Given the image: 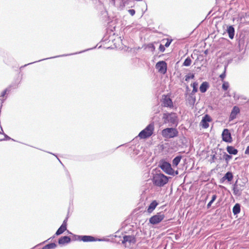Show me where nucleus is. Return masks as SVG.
Here are the masks:
<instances>
[{
    "label": "nucleus",
    "instance_id": "nucleus-32",
    "mask_svg": "<svg viewBox=\"0 0 249 249\" xmlns=\"http://www.w3.org/2000/svg\"><path fill=\"white\" fill-rule=\"evenodd\" d=\"M223 158L225 159L226 162L228 163L229 161L231 159L232 156H231L230 155L227 154L226 152H224L223 155Z\"/></svg>",
    "mask_w": 249,
    "mask_h": 249
},
{
    "label": "nucleus",
    "instance_id": "nucleus-2",
    "mask_svg": "<svg viewBox=\"0 0 249 249\" xmlns=\"http://www.w3.org/2000/svg\"><path fill=\"white\" fill-rule=\"evenodd\" d=\"M170 178L162 173H156L153 175L152 181L155 186L162 187L168 183Z\"/></svg>",
    "mask_w": 249,
    "mask_h": 249
},
{
    "label": "nucleus",
    "instance_id": "nucleus-45",
    "mask_svg": "<svg viewBox=\"0 0 249 249\" xmlns=\"http://www.w3.org/2000/svg\"><path fill=\"white\" fill-rule=\"evenodd\" d=\"M178 171H174V175H172V176H174L175 175H178Z\"/></svg>",
    "mask_w": 249,
    "mask_h": 249
},
{
    "label": "nucleus",
    "instance_id": "nucleus-3",
    "mask_svg": "<svg viewBox=\"0 0 249 249\" xmlns=\"http://www.w3.org/2000/svg\"><path fill=\"white\" fill-rule=\"evenodd\" d=\"M246 181L241 179H237L232 185L233 194L235 196H240L242 195L243 191L246 186Z\"/></svg>",
    "mask_w": 249,
    "mask_h": 249
},
{
    "label": "nucleus",
    "instance_id": "nucleus-27",
    "mask_svg": "<svg viewBox=\"0 0 249 249\" xmlns=\"http://www.w3.org/2000/svg\"><path fill=\"white\" fill-rule=\"evenodd\" d=\"M57 245L54 243H49L44 246L41 249H54Z\"/></svg>",
    "mask_w": 249,
    "mask_h": 249
},
{
    "label": "nucleus",
    "instance_id": "nucleus-15",
    "mask_svg": "<svg viewBox=\"0 0 249 249\" xmlns=\"http://www.w3.org/2000/svg\"><path fill=\"white\" fill-rule=\"evenodd\" d=\"M240 112L239 108L238 107L234 106L232 109L231 114L230 115V120H232L234 119L237 114Z\"/></svg>",
    "mask_w": 249,
    "mask_h": 249
},
{
    "label": "nucleus",
    "instance_id": "nucleus-23",
    "mask_svg": "<svg viewBox=\"0 0 249 249\" xmlns=\"http://www.w3.org/2000/svg\"><path fill=\"white\" fill-rule=\"evenodd\" d=\"M182 159V156L180 155H178L176 156L172 161V164L173 166H177L179 163L180 162L181 159Z\"/></svg>",
    "mask_w": 249,
    "mask_h": 249
},
{
    "label": "nucleus",
    "instance_id": "nucleus-20",
    "mask_svg": "<svg viewBox=\"0 0 249 249\" xmlns=\"http://www.w3.org/2000/svg\"><path fill=\"white\" fill-rule=\"evenodd\" d=\"M158 203L156 200H153L149 205L147 209V212L149 213H152L153 210L156 208Z\"/></svg>",
    "mask_w": 249,
    "mask_h": 249
},
{
    "label": "nucleus",
    "instance_id": "nucleus-13",
    "mask_svg": "<svg viewBox=\"0 0 249 249\" xmlns=\"http://www.w3.org/2000/svg\"><path fill=\"white\" fill-rule=\"evenodd\" d=\"M212 119L208 114H206L203 117L200 123V125L203 128H207L209 126V122H211Z\"/></svg>",
    "mask_w": 249,
    "mask_h": 249
},
{
    "label": "nucleus",
    "instance_id": "nucleus-48",
    "mask_svg": "<svg viewBox=\"0 0 249 249\" xmlns=\"http://www.w3.org/2000/svg\"><path fill=\"white\" fill-rule=\"evenodd\" d=\"M112 1H113V2L114 3L115 2V0H111Z\"/></svg>",
    "mask_w": 249,
    "mask_h": 249
},
{
    "label": "nucleus",
    "instance_id": "nucleus-7",
    "mask_svg": "<svg viewBox=\"0 0 249 249\" xmlns=\"http://www.w3.org/2000/svg\"><path fill=\"white\" fill-rule=\"evenodd\" d=\"M165 215L162 212L158 213L149 219V223L152 225H156L160 223L164 218Z\"/></svg>",
    "mask_w": 249,
    "mask_h": 249
},
{
    "label": "nucleus",
    "instance_id": "nucleus-12",
    "mask_svg": "<svg viewBox=\"0 0 249 249\" xmlns=\"http://www.w3.org/2000/svg\"><path fill=\"white\" fill-rule=\"evenodd\" d=\"M161 106L170 109L173 108L174 105L172 99L167 96H164L161 101Z\"/></svg>",
    "mask_w": 249,
    "mask_h": 249
},
{
    "label": "nucleus",
    "instance_id": "nucleus-49",
    "mask_svg": "<svg viewBox=\"0 0 249 249\" xmlns=\"http://www.w3.org/2000/svg\"><path fill=\"white\" fill-rule=\"evenodd\" d=\"M122 145H120L119 146V147H120V146H122ZM118 147H119V146H118Z\"/></svg>",
    "mask_w": 249,
    "mask_h": 249
},
{
    "label": "nucleus",
    "instance_id": "nucleus-21",
    "mask_svg": "<svg viewBox=\"0 0 249 249\" xmlns=\"http://www.w3.org/2000/svg\"><path fill=\"white\" fill-rule=\"evenodd\" d=\"M187 100L190 105L193 106L196 102V96L194 94L190 93L187 98Z\"/></svg>",
    "mask_w": 249,
    "mask_h": 249
},
{
    "label": "nucleus",
    "instance_id": "nucleus-17",
    "mask_svg": "<svg viewBox=\"0 0 249 249\" xmlns=\"http://www.w3.org/2000/svg\"><path fill=\"white\" fill-rule=\"evenodd\" d=\"M227 32L228 34L229 37L231 39H233L234 36L235 30L233 26L230 25L228 26Z\"/></svg>",
    "mask_w": 249,
    "mask_h": 249
},
{
    "label": "nucleus",
    "instance_id": "nucleus-26",
    "mask_svg": "<svg viewBox=\"0 0 249 249\" xmlns=\"http://www.w3.org/2000/svg\"><path fill=\"white\" fill-rule=\"evenodd\" d=\"M67 230V227L61 225L60 227L56 231L55 235H59L63 233Z\"/></svg>",
    "mask_w": 249,
    "mask_h": 249
},
{
    "label": "nucleus",
    "instance_id": "nucleus-36",
    "mask_svg": "<svg viewBox=\"0 0 249 249\" xmlns=\"http://www.w3.org/2000/svg\"><path fill=\"white\" fill-rule=\"evenodd\" d=\"M165 46L164 45H163L162 44H160V46H159V50L161 52H164L165 51Z\"/></svg>",
    "mask_w": 249,
    "mask_h": 249
},
{
    "label": "nucleus",
    "instance_id": "nucleus-19",
    "mask_svg": "<svg viewBox=\"0 0 249 249\" xmlns=\"http://www.w3.org/2000/svg\"><path fill=\"white\" fill-rule=\"evenodd\" d=\"M226 150L230 155H235L238 153V150L232 146H227L226 147Z\"/></svg>",
    "mask_w": 249,
    "mask_h": 249
},
{
    "label": "nucleus",
    "instance_id": "nucleus-6",
    "mask_svg": "<svg viewBox=\"0 0 249 249\" xmlns=\"http://www.w3.org/2000/svg\"><path fill=\"white\" fill-rule=\"evenodd\" d=\"M154 125L153 123L149 124L139 134V137L142 139H146L150 137L153 133Z\"/></svg>",
    "mask_w": 249,
    "mask_h": 249
},
{
    "label": "nucleus",
    "instance_id": "nucleus-46",
    "mask_svg": "<svg viewBox=\"0 0 249 249\" xmlns=\"http://www.w3.org/2000/svg\"><path fill=\"white\" fill-rule=\"evenodd\" d=\"M54 237H55V236H54H54H53V237H51L50 239H51V238L53 239V238H54Z\"/></svg>",
    "mask_w": 249,
    "mask_h": 249
},
{
    "label": "nucleus",
    "instance_id": "nucleus-9",
    "mask_svg": "<svg viewBox=\"0 0 249 249\" xmlns=\"http://www.w3.org/2000/svg\"><path fill=\"white\" fill-rule=\"evenodd\" d=\"M156 69L161 74H164L167 72V65L164 61H160L157 63L155 66Z\"/></svg>",
    "mask_w": 249,
    "mask_h": 249
},
{
    "label": "nucleus",
    "instance_id": "nucleus-28",
    "mask_svg": "<svg viewBox=\"0 0 249 249\" xmlns=\"http://www.w3.org/2000/svg\"><path fill=\"white\" fill-rule=\"evenodd\" d=\"M191 86L193 88V90L191 93L192 94H194L196 92L198 91V83L196 82H195L191 84Z\"/></svg>",
    "mask_w": 249,
    "mask_h": 249
},
{
    "label": "nucleus",
    "instance_id": "nucleus-34",
    "mask_svg": "<svg viewBox=\"0 0 249 249\" xmlns=\"http://www.w3.org/2000/svg\"><path fill=\"white\" fill-rule=\"evenodd\" d=\"M195 77L194 74H192L190 75H186L185 76V81H188L190 79H194Z\"/></svg>",
    "mask_w": 249,
    "mask_h": 249
},
{
    "label": "nucleus",
    "instance_id": "nucleus-37",
    "mask_svg": "<svg viewBox=\"0 0 249 249\" xmlns=\"http://www.w3.org/2000/svg\"><path fill=\"white\" fill-rule=\"evenodd\" d=\"M148 48L151 49L152 52H153L155 50V47L153 44H150L148 45Z\"/></svg>",
    "mask_w": 249,
    "mask_h": 249
},
{
    "label": "nucleus",
    "instance_id": "nucleus-41",
    "mask_svg": "<svg viewBox=\"0 0 249 249\" xmlns=\"http://www.w3.org/2000/svg\"><path fill=\"white\" fill-rule=\"evenodd\" d=\"M5 136V140H13V139H11L10 137H9L8 136H7L6 134H4L3 133Z\"/></svg>",
    "mask_w": 249,
    "mask_h": 249
},
{
    "label": "nucleus",
    "instance_id": "nucleus-44",
    "mask_svg": "<svg viewBox=\"0 0 249 249\" xmlns=\"http://www.w3.org/2000/svg\"><path fill=\"white\" fill-rule=\"evenodd\" d=\"M226 179L224 178V177L223 176L221 179H220V182L223 183Z\"/></svg>",
    "mask_w": 249,
    "mask_h": 249
},
{
    "label": "nucleus",
    "instance_id": "nucleus-8",
    "mask_svg": "<svg viewBox=\"0 0 249 249\" xmlns=\"http://www.w3.org/2000/svg\"><path fill=\"white\" fill-rule=\"evenodd\" d=\"M136 242V238L133 235H124L123 236V240L122 241L123 244L124 245L125 247H128L131 245L135 244Z\"/></svg>",
    "mask_w": 249,
    "mask_h": 249
},
{
    "label": "nucleus",
    "instance_id": "nucleus-40",
    "mask_svg": "<svg viewBox=\"0 0 249 249\" xmlns=\"http://www.w3.org/2000/svg\"><path fill=\"white\" fill-rule=\"evenodd\" d=\"M128 11L129 13L132 16H134L135 14V10L134 9H129Z\"/></svg>",
    "mask_w": 249,
    "mask_h": 249
},
{
    "label": "nucleus",
    "instance_id": "nucleus-47",
    "mask_svg": "<svg viewBox=\"0 0 249 249\" xmlns=\"http://www.w3.org/2000/svg\"><path fill=\"white\" fill-rule=\"evenodd\" d=\"M177 236H178L177 235H176V239H178V237Z\"/></svg>",
    "mask_w": 249,
    "mask_h": 249
},
{
    "label": "nucleus",
    "instance_id": "nucleus-35",
    "mask_svg": "<svg viewBox=\"0 0 249 249\" xmlns=\"http://www.w3.org/2000/svg\"><path fill=\"white\" fill-rule=\"evenodd\" d=\"M172 41V39L167 38V41L165 43V44H164V46L165 47H168L170 45Z\"/></svg>",
    "mask_w": 249,
    "mask_h": 249
},
{
    "label": "nucleus",
    "instance_id": "nucleus-11",
    "mask_svg": "<svg viewBox=\"0 0 249 249\" xmlns=\"http://www.w3.org/2000/svg\"><path fill=\"white\" fill-rule=\"evenodd\" d=\"M96 48V46L92 48H90V49H88L85 51H81L79 53H71V54H62V55H57V56H53V57H49V58H44V59H41V60H39L38 61H35V62H31V63H29L27 64H25L24 65V66H21L20 67V69H21L22 68H23V67H25L28 65H31L32 64H33V63H36V62H40V61H43V60H46V59H53V58H56V57H63V56H68V55H71V54H77V53H82L83 52H84L85 51H89V50H90L91 49H94Z\"/></svg>",
    "mask_w": 249,
    "mask_h": 249
},
{
    "label": "nucleus",
    "instance_id": "nucleus-33",
    "mask_svg": "<svg viewBox=\"0 0 249 249\" xmlns=\"http://www.w3.org/2000/svg\"><path fill=\"white\" fill-rule=\"evenodd\" d=\"M229 87V84L228 82L223 81V83L222 84V89L224 90H227Z\"/></svg>",
    "mask_w": 249,
    "mask_h": 249
},
{
    "label": "nucleus",
    "instance_id": "nucleus-50",
    "mask_svg": "<svg viewBox=\"0 0 249 249\" xmlns=\"http://www.w3.org/2000/svg\"><path fill=\"white\" fill-rule=\"evenodd\" d=\"M0 134H1V132H0Z\"/></svg>",
    "mask_w": 249,
    "mask_h": 249
},
{
    "label": "nucleus",
    "instance_id": "nucleus-24",
    "mask_svg": "<svg viewBox=\"0 0 249 249\" xmlns=\"http://www.w3.org/2000/svg\"><path fill=\"white\" fill-rule=\"evenodd\" d=\"M17 88V87H8V88H6L5 90H4L2 92V93H1V95H0V101H2V102H3V101L4 100V99H2V98H3V97L5 96V95L6 94V93H7V91H8V92H9V91H10V90H11V89L12 88H13V89H16V88Z\"/></svg>",
    "mask_w": 249,
    "mask_h": 249
},
{
    "label": "nucleus",
    "instance_id": "nucleus-1",
    "mask_svg": "<svg viewBox=\"0 0 249 249\" xmlns=\"http://www.w3.org/2000/svg\"><path fill=\"white\" fill-rule=\"evenodd\" d=\"M162 120L164 124H168L170 127H177L178 124V115L175 112H165L163 113Z\"/></svg>",
    "mask_w": 249,
    "mask_h": 249
},
{
    "label": "nucleus",
    "instance_id": "nucleus-38",
    "mask_svg": "<svg viewBox=\"0 0 249 249\" xmlns=\"http://www.w3.org/2000/svg\"><path fill=\"white\" fill-rule=\"evenodd\" d=\"M68 219V217H66V218L63 221L62 224L61 225L62 226L67 227V223Z\"/></svg>",
    "mask_w": 249,
    "mask_h": 249
},
{
    "label": "nucleus",
    "instance_id": "nucleus-22",
    "mask_svg": "<svg viewBox=\"0 0 249 249\" xmlns=\"http://www.w3.org/2000/svg\"><path fill=\"white\" fill-rule=\"evenodd\" d=\"M241 205L239 203L234 205L232 208V212L234 215L238 214L240 212Z\"/></svg>",
    "mask_w": 249,
    "mask_h": 249
},
{
    "label": "nucleus",
    "instance_id": "nucleus-5",
    "mask_svg": "<svg viewBox=\"0 0 249 249\" xmlns=\"http://www.w3.org/2000/svg\"><path fill=\"white\" fill-rule=\"evenodd\" d=\"M161 134L163 138L171 139L178 136V132L176 128L170 127L163 129Z\"/></svg>",
    "mask_w": 249,
    "mask_h": 249
},
{
    "label": "nucleus",
    "instance_id": "nucleus-30",
    "mask_svg": "<svg viewBox=\"0 0 249 249\" xmlns=\"http://www.w3.org/2000/svg\"><path fill=\"white\" fill-rule=\"evenodd\" d=\"M191 62L192 60L191 58L189 57H188L185 59L183 63V65L184 66L188 67L190 66Z\"/></svg>",
    "mask_w": 249,
    "mask_h": 249
},
{
    "label": "nucleus",
    "instance_id": "nucleus-31",
    "mask_svg": "<svg viewBox=\"0 0 249 249\" xmlns=\"http://www.w3.org/2000/svg\"><path fill=\"white\" fill-rule=\"evenodd\" d=\"M227 67H228V64L225 65L224 71L219 76V77L222 81H223L224 78L226 77V70H227Z\"/></svg>",
    "mask_w": 249,
    "mask_h": 249
},
{
    "label": "nucleus",
    "instance_id": "nucleus-25",
    "mask_svg": "<svg viewBox=\"0 0 249 249\" xmlns=\"http://www.w3.org/2000/svg\"><path fill=\"white\" fill-rule=\"evenodd\" d=\"M224 177V178L227 180L228 182L231 181L233 178V174L231 172H227Z\"/></svg>",
    "mask_w": 249,
    "mask_h": 249
},
{
    "label": "nucleus",
    "instance_id": "nucleus-10",
    "mask_svg": "<svg viewBox=\"0 0 249 249\" xmlns=\"http://www.w3.org/2000/svg\"><path fill=\"white\" fill-rule=\"evenodd\" d=\"M222 140L226 142L230 143L232 141L231 133L227 128H225L222 133Z\"/></svg>",
    "mask_w": 249,
    "mask_h": 249
},
{
    "label": "nucleus",
    "instance_id": "nucleus-42",
    "mask_svg": "<svg viewBox=\"0 0 249 249\" xmlns=\"http://www.w3.org/2000/svg\"><path fill=\"white\" fill-rule=\"evenodd\" d=\"M245 154L247 155H249V146H248L246 148V149L245 152Z\"/></svg>",
    "mask_w": 249,
    "mask_h": 249
},
{
    "label": "nucleus",
    "instance_id": "nucleus-43",
    "mask_svg": "<svg viewBox=\"0 0 249 249\" xmlns=\"http://www.w3.org/2000/svg\"><path fill=\"white\" fill-rule=\"evenodd\" d=\"M211 156H212V157H211L212 160L213 161V162L214 160L216 159L215 154H213V155H212Z\"/></svg>",
    "mask_w": 249,
    "mask_h": 249
},
{
    "label": "nucleus",
    "instance_id": "nucleus-29",
    "mask_svg": "<svg viewBox=\"0 0 249 249\" xmlns=\"http://www.w3.org/2000/svg\"><path fill=\"white\" fill-rule=\"evenodd\" d=\"M217 196L216 195H213L211 201L208 203L207 205V209H209L211 207L212 204L215 200Z\"/></svg>",
    "mask_w": 249,
    "mask_h": 249
},
{
    "label": "nucleus",
    "instance_id": "nucleus-4",
    "mask_svg": "<svg viewBox=\"0 0 249 249\" xmlns=\"http://www.w3.org/2000/svg\"><path fill=\"white\" fill-rule=\"evenodd\" d=\"M158 167L167 175H172L174 174V170L172 168L171 164L164 160H160Z\"/></svg>",
    "mask_w": 249,
    "mask_h": 249
},
{
    "label": "nucleus",
    "instance_id": "nucleus-39",
    "mask_svg": "<svg viewBox=\"0 0 249 249\" xmlns=\"http://www.w3.org/2000/svg\"><path fill=\"white\" fill-rule=\"evenodd\" d=\"M81 236V235H73V237H72V240H73V241H76V240H79V238H78V237Z\"/></svg>",
    "mask_w": 249,
    "mask_h": 249
},
{
    "label": "nucleus",
    "instance_id": "nucleus-14",
    "mask_svg": "<svg viewBox=\"0 0 249 249\" xmlns=\"http://www.w3.org/2000/svg\"><path fill=\"white\" fill-rule=\"evenodd\" d=\"M78 238H79V241H82L84 242L103 241L102 239L96 238L90 235H81L78 237Z\"/></svg>",
    "mask_w": 249,
    "mask_h": 249
},
{
    "label": "nucleus",
    "instance_id": "nucleus-18",
    "mask_svg": "<svg viewBox=\"0 0 249 249\" xmlns=\"http://www.w3.org/2000/svg\"><path fill=\"white\" fill-rule=\"evenodd\" d=\"M209 88V83L207 82H203L200 86L199 90L201 91V92L205 93V92H206Z\"/></svg>",
    "mask_w": 249,
    "mask_h": 249
},
{
    "label": "nucleus",
    "instance_id": "nucleus-16",
    "mask_svg": "<svg viewBox=\"0 0 249 249\" xmlns=\"http://www.w3.org/2000/svg\"><path fill=\"white\" fill-rule=\"evenodd\" d=\"M71 241V238L68 236H64L61 237L58 241L59 245H64L69 243Z\"/></svg>",
    "mask_w": 249,
    "mask_h": 249
}]
</instances>
